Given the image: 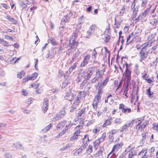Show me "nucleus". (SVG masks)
Instances as JSON below:
<instances>
[{"label":"nucleus","instance_id":"1","mask_svg":"<svg viewBox=\"0 0 158 158\" xmlns=\"http://www.w3.org/2000/svg\"><path fill=\"white\" fill-rule=\"evenodd\" d=\"M84 93L83 92L81 91L78 93L77 98L73 104V107L74 109H79L82 106V104L80 101L82 98V95Z\"/></svg>","mask_w":158,"mask_h":158},{"label":"nucleus","instance_id":"2","mask_svg":"<svg viewBox=\"0 0 158 158\" xmlns=\"http://www.w3.org/2000/svg\"><path fill=\"white\" fill-rule=\"evenodd\" d=\"M95 71V68L94 67H89L88 69V71L86 73L84 71H81L79 74V76L84 77L85 80H89L90 78Z\"/></svg>","mask_w":158,"mask_h":158},{"label":"nucleus","instance_id":"3","mask_svg":"<svg viewBox=\"0 0 158 158\" xmlns=\"http://www.w3.org/2000/svg\"><path fill=\"white\" fill-rule=\"evenodd\" d=\"M64 123L65 127L64 129H63L56 136L57 138H59L63 134H64L66 131L72 126L73 124L71 123L70 121L69 120H64Z\"/></svg>","mask_w":158,"mask_h":158},{"label":"nucleus","instance_id":"4","mask_svg":"<svg viewBox=\"0 0 158 158\" xmlns=\"http://www.w3.org/2000/svg\"><path fill=\"white\" fill-rule=\"evenodd\" d=\"M77 37V34L76 33H74L70 40L69 46L70 47L73 49H75L78 44L77 42L75 41V39Z\"/></svg>","mask_w":158,"mask_h":158},{"label":"nucleus","instance_id":"5","mask_svg":"<svg viewBox=\"0 0 158 158\" xmlns=\"http://www.w3.org/2000/svg\"><path fill=\"white\" fill-rule=\"evenodd\" d=\"M83 123H80L79 126H77L75 129L76 132L74 133L73 135L70 138V139L72 140H74L78 138V136L80 135L81 131L80 129H81L83 126Z\"/></svg>","mask_w":158,"mask_h":158},{"label":"nucleus","instance_id":"6","mask_svg":"<svg viewBox=\"0 0 158 158\" xmlns=\"http://www.w3.org/2000/svg\"><path fill=\"white\" fill-rule=\"evenodd\" d=\"M143 120V118L141 120H139L138 121L139 122L138 123L136 126V129L137 130L139 131H144V129L146 125L148 123V121H146L143 123L142 124H141V123L142 122L141 120Z\"/></svg>","mask_w":158,"mask_h":158},{"label":"nucleus","instance_id":"7","mask_svg":"<svg viewBox=\"0 0 158 158\" xmlns=\"http://www.w3.org/2000/svg\"><path fill=\"white\" fill-rule=\"evenodd\" d=\"M98 29V28L95 25H92L90 27L89 29L87 31L85 36V37L86 38H90L92 34L96 31Z\"/></svg>","mask_w":158,"mask_h":158},{"label":"nucleus","instance_id":"8","mask_svg":"<svg viewBox=\"0 0 158 158\" xmlns=\"http://www.w3.org/2000/svg\"><path fill=\"white\" fill-rule=\"evenodd\" d=\"M126 66L125 72L124 73L123 75H124L125 77L126 78L127 81L129 82L131 80V72L130 69L128 68V65L127 63L126 64Z\"/></svg>","mask_w":158,"mask_h":158},{"label":"nucleus","instance_id":"9","mask_svg":"<svg viewBox=\"0 0 158 158\" xmlns=\"http://www.w3.org/2000/svg\"><path fill=\"white\" fill-rule=\"evenodd\" d=\"M102 94H99L98 93L94 98V100L93 102L92 105L94 108L95 110L97 109L98 103L101 100V96L100 95Z\"/></svg>","mask_w":158,"mask_h":158},{"label":"nucleus","instance_id":"10","mask_svg":"<svg viewBox=\"0 0 158 158\" xmlns=\"http://www.w3.org/2000/svg\"><path fill=\"white\" fill-rule=\"evenodd\" d=\"M85 53L83 54L84 56L83 60L80 65V66L81 67H84L86 65L89 61L90 58V56L89 54H87L85 56Z\"/></svg>","mask_w":158,"mask_h":158},{"label":"nucleus","instance_id":"11","mask_svg":"<svg viewBox=\"0 0 158 158\" xmlns=\"http://www.w3.org/2000/svg\"><path fill=\"white\" fill-rule=\"evenodd\" d=\"M137 36L134 35L133 32L130 34L127 38V42L129 44L132 42H133L136 40Z\"/></svg>","mask_w":158,"mask_h":158},{"label":"nucleus","instance_id":"12","mask_svg":"<svg viewBox=\"0 0 158 158\" xmlns=\"http://www.w3.org/2000/svg\"><path fill=\"white\" fill-rule=\"evenodd\" d=\"M148 52L141 50L139 53V56L140 57V61L142 62L143 60H144L148 56Z\"/></svg>","mask_w":158,"mask_h":158},{"label":"nucleus","instance_id":"13","mask_svg":"<svg viewBox=\"0 0 158 158\" xmlns=\"http://www.w3.org/2000/svg\"><path fill=\"white\" fill-rule=\"evenodd\" d=\"M73 91L71 90L67 92L64 98L69 101H72L74 98V94L73 92Z\"/></svg>","mask_w":158,"mask_h":158},{"label":"nucleus","instance_id":"14","mask_svg":"<svg viewBox=\"0 0 158 158\" xmlns=\"http://www.w3.org/2000/svg\"><path fill=\"white\" fill-rule=\"evenodd\" d=\"M87 143L83 142H81L80 145V148L78 149V150L76 151L75 153L76 154H77L78 155L81 152H82L83 150L85 149L87 146Z\"/></svg>","mask_w":158,"mask_h":158},{"label":"nucleus","instance_id":"15","mask_svg":"<svg viewBox=\"0 0 158 158\" xmlns=\"http://www.w3.org/2000/svg\"><path fill=\"white\" fill-rule=\"evenodd\" d=\"M135 122V120H133L130 123H126L122 127L121 131L124 132H126L127 130V127H131Z\"/></svg>","mask_w":158,"mask_h":158},{"label":"nucleus","instance_id":"16","mask_svg":"<svg viewBox=\"0 0 158 158\" xmlns=\"http://www.w3.org/2000/svg\"><path fill=\"white\" fill-rule=\"evenodd\" d=\"M48 106V99L47 98H45L44 100V103L42 107V110L45 113L47 110Z\"/></svg>","mask_w":158,"mask_h":158},{"label":"nucleus","instance_id":"17","mask_svg":"<svg viewBox=\"0 0 158 158\" xmlns=\"http://www.w3.org/2000/svg\"><path fill=\"white\" fill-rule=\"evenodd\" d=\"M123 145L122 143H119L115 145L113 148L111 152L114 154L116 153L119 150Z\"/></svg>","mask_w":158,"mask_h":158},{"label":"nucleus","instance_id":"18","mask_svg":"<svg viewBox=\"0 0 158 158\" xmlns=\"http://www.w3.org/2000/svg\"><path fill=\"white\" fill-rule=\"evenodd\" d=\"M65 113L64 111H61L59 114H56L53 118V120H58L64 117Z\"/></svg>","mask_w":158,"mask_h":158},{"label":"nucleus","instance_id":"19","mask_svg":"<svg viewBox=\"0 0 158 158\" xmlns=\"http://www.w3.org/2000/svg\"><path fill=\"white\" fill-rule=\"evenodd\" d=\"M105 87L101 83H98L96 87V89L98 90V94H102L103 93V89Z\"/></svg>","mask_w":158,"mask_h":158},{"label":"nucleus","instance_id":"20","mask_svg":"<svg viewBox=\"0 0 158 158\" xmlns=\"http://www.w3.org/2000/svg\"><path fill=\"white\" fill-rule=\"evenodd\" d=\"M147 149H143L138 154V156H140L141 158H147L148 156L146 155L147 152Z\"/></svg>","mask_w":158,"mask_h":158},{"label":"nucleus","instance_id":"21","mask_svg":"<svg viewBox=\"0 0 158 158\" xmlns=\"http://www.w3.org/2000/svg\"><path fill=\"white\" fill-rule=\"evenodd\" d=\"M86 108L85 107L83 108L81 110H80L77 114V116L78 117H81H81L84 116L85 114V110Z\"/></svg>","mask_w":158,"mask_h":158},{"label":"nucleus","instance_id":"22","mask_svg":"<svg viewBox=\"0 0 158 158\" xmlns=\"http://www.w3.org/2000/svg\"><path fill=\"white\" fill-rule=\"evenodd\" d=\"M104 71H103V73L104 72ZM103 73L102 74H101V70L98 69L96 71V73L95 77L97 78L98 79L99 78H101L102 77V76L103 75Z\"/></svg>","mask_w":158,"mask_h":158},{"label":"nucleus","instance_id":"23","mask_svg":"<svg viewBox=\"0 0 158 158\" xmlns=\"http://www.w3.org/2000/svg\"><path fill=\"white\" fill-rule=\"evenodd\" d=\"M147 134L148 133L147 132H146L144 133H143L142 134V138L141 139L140 141V143L141 146H142L143 144V143L145 141V139H146V137Z\"/></svg>","mask_w":158,"mask_h":158},{"label":"nucleus","instance_id":"24","mask_svg":"<svg viewBox=\"0 0 158 158\" xmlns=\"http://www.w3.org/2000/svg\"><path fill=\"white\" fill-rule=\"evenodd\" d=\"M152 42H150V41L148 42H146L143 44L142 45V46H143V48L141 50H143V51H146V48L147 46H151V44H152Z\"/></svg>","mask_w":158,"mask_h":158},{"label":"nucleus","instance_id":"25","mask_svg":"<svg viewBox=\"0 0 158 158\" xmlns=\"http://www.w3.org/2000/svg\"><path fill=\"white\" fill-rule=\"evenodd\" d=\"M151 87H149L146 90V94L148 96V97L150 98H152L153 97L152 95L154 93L150 91Z\"/></svg>","mask_w":158,"mask_h":158},{"label":"nucleus","instance_id":"26","mask_svg":"<svg viewBox=\"0 0 158 158\" xmlns=\"http://www.w3.org/2000/svg\"><path fill=\"white\" fill-rule=\"evenodd\" d=\"M80 53L79 52H76L73 56L72 60L73 61H76L77 60L78 61Z\"/></svg>","mask_w":158,"mask_h":158},{"label":"nucleus","instance_id":"27","mask_svg":"<svg viewBox=\"0 0 158 158\" xmlns=\"http://www.w3.org/2000/svg\"><path fill=\"white\" fill-rule=\"evenodd\" d=\"M157 22L158 20L156 19H153L150 20L149 23L152 24L153 27H155L157 24Z\"/></svg>","mask_w":158,"mask_h":158},{"label":"nucleus","instance_id":"28","mask_svg":"<svg viewBox=\"0 0 158 158\" xmlns=\"http://www.w3.org/2000/svg\"><path fill=\"white\" fill-rule=\"evenodd\" d=\"M5 18L14 24H16L17 23V21L14 18L10 17L9 15L6 16Z\"/></svg>","mask_w":158,"mask_h":158},{"label":"nucleus","instance_id":"29","mask_svg":"<svg viewBox=\"0 0 158 158\" xmlns=\"http://www.w3.org/2000/svg\"><path fill=\"white\" fill-rule=\"evenodd\" d=\"M52 127V124L51 123H50L49 125L46 126L45 128L43 129L42 131H43V132H46L50 128H51Z\"/></svg>","mask_w":158,"mask_h":158},{"label":"nucleus","instance_id":"30","mask_svg":"<svg viewBox=\"0 0 158 158\" xmlns=\"http://www.w3.org/2000/svg\"><path fill=\"white\" fill-rule=\"evenodd\" d=\"M0 43L2 45L6 47H8L10 45L8 44V43L6 41H5L3 39L0 38Z\"/></svg>","mask_w":158,"mask_h":158},{"label":"nucleus","instance_id":"31","mask_svg":"<svg viewBox=\"0 0 158 158\" xmlns=\"http://www.w3.org/2000/svg\"><path fill=\"white\" fill-rule=\"evenodd\" d=\"M101 142L98 139L96 140L94 143V145L96 149H97L98 147L99 146L100 143Z\"/></svg>","mask_w":158,"mask_h":158},{"label":"nucleus","instance_id":"32","mask_svg":"<svg viewBox=\"0 0 158 158\" xmlns=\"http://www.w3.org/2000/svg\"><path fill=\"white\" fill-rule=\"evenodd\" d=\"M14 146L17 149H23V148L19 142H17L13 144Z\"/></svg>","mask_w":158,"mask_h":158},{"label":"nucleus","instance_id":"33","mask_svg":"<svg viewBox=\"0 0 158 158\" xmlns=\"http://www.w3.org/2000/svg\"><path fill=\"white\" fill-rule=\"evenodd\" d=\"M102 154V151L100 150L98 151L97 153L93 155V156L97 158L101 156Z\"/></svg>","mask_w":158,"mask_h":158},{"label":"nucleus","instance_id":"34","mask_svg":"<svg viewBox=\"0 0 158 158\" xmlns=\"http://www.w3.org/2000/svg\"><path fill=\"white\" fill-rule=\"evenodd\" d=\"M136 156L135 152L134 151H131L128 155L127 158H134L135 156Z\"/></svg>","mask_w":158,"mask_h":158},{"label":"nucleus","instance_id":"35","mask_svg":"<svg viewBox=\"0 0 158 158\" xmlns=\"http://www.w3.org/2000/svg\"><path fill=\"white\" fill-rule=\"evenodd\" d=\"M135 148V146L131 145H130L127 148H126L125 151V152H130L131 151L134 149Z\"/></svg>","mask_w":158,"mask_h":158},{"label":"nucleus","instance_id":"36","mask_svg":"<svg viewBox=\"0 0 158 158\" xmlns=\"http://www.w3.org/2000/svg\"><path fill=\"white\" fill-rule=\"evenodd\" d=\"M65 126L64 120L60 123L57 126V129H60Z\"/></svg>","mask_w":158,"mask_h":158},{"label":"nucleus","instance_id":"37","mask_svg":"<svg viewBox=\"0 0 158 158\" xmlns=\"http://www.w3.org/2000/svg\"><path fill=\"white\" fill-rule=\"evenodd\" d=\"M38 74L36 73H34L32 74L30 77H29L30 80H34L37 77Z\"/></svg>","mask_w":158,"mask_h":158},{"label":"nucleus","instance_id":"38","mask_svg":"<svg viewBox=\"0 0 158 158\" xmlns=\"http://www.w3.org/2000/svg\"><path fill=\"white\" fill-rule=\"evenodd\" d=\"M122 21L120 22L118 21L116 22V19H115V24L114 28V29L119 28L120 26V25Z\"/></svg>","mask_w":158,"mask_h":158},{"label":"nucleus","instance_id":"39","mask_svg":"<svg viewBox=\"0 0 158 158\" xmlns=\"http://www.w3.org/2000/svg\"><path fill=\"white\" fill-rule=\"evenodd\" d=\"M106 132H105L103 133L102 134L101 136L99 138V139H98L100 141V142H101L103 141L105 139V138L106 137Z\"/></svg>","mask_w":158,"mask_h":158},{"label":"nucleus","instance_id":"40","mask_svg":"<svg viewBox=\"0 0 158 158\" xmlns=\"http://www.w3.org/2000/svg\"><path fill=\"white\" fill-rule=\"evenodd\" d=\"M97 55V53L95 50V49H94L93 51L92 54V58L93 59H94V62H95V59L96 58V56Z\"/></svg>","mask_w":158,"mask_h":158},{"label":"nucleus","instance_id":"41","mask_svg":"<svg viewBox=\"0 0 158 158\" xmlns=\"http://www.w3.org/2000/svg\"><path fill=\"white\" fill-rule=\"evenodd\" d=\"M152 125L153 129L158 133V123H153Z\"/></svg>","mask_w":158,"mask_h":158},{"label":"nucleus","instance_id":"42","mask_svg":"<svg viewBox=\"0 0 158 158\" xmlns=\"http://www.w3.org/2000/svg\"><path fill=\"white\" fill-rule=\"evenodd\" d=\"M89 136L88 135H85L84 137L82 139V142L86 143H87L89 141Z\"/></svg>","mask_w":158,"mask_h":158},{"label":"nucleus","instance_id":"43","mask_svg":"<svg viewBox=\"0 0 158 158\" xmlns=\"http://www.w3.org/2000/svg\"><path fill=\"white\" fill-rule=\"evenodd\" d=\"M126 6H123L122 9L120 10L119 13V15L120 16H122L123 15L125 11Z\"/></svg>","mask_w":158,"mask_h":158},{"label":"nucleus","instance_id":"44","mask_svg":"<svg viewBox=\"0 0 158 158\" xmlns=\"http://www.w3.org/2000/svg\"><path fill=\"white\" fill-rule=\"evenodd\" d=\"M93 147L92 145H89L88 148L86 149V151L89 153H91L93 152Z\"/></svg>","mask_w":158,"mask_h":158},{"label":"nucleus","instance_id":"45","mask_svg":"<svg viewBox=\"0 0 158 158\" xmlns=\"http://www.w3.org/2000/svg\"><path fill=\"white\" fill-rule=\"evenodd\" d=\"M142 77L143 79L146 81L148 78V76L147 75V73L145 72H143L142 73Z\"/></svg>","mask_w":158,"mask_h":158},{"label":"nucleus","instance_id":"46","mask_svg":"<svg viewBox=\"0 0 158 158\" xmlns=\"http://www.w3.org/2000/svg\"><path fill=\"white\" fill-rule=\"evenodd\" d=\"M109 81V78L107 77L104 80L102 83H101L103 85V86H105L107 84Z\"/></svg>","mask_w":158,"mask_h":158},{"label":"nucleus","instance_id":"47","mask_svg":"<svg viewBox=\"0 0 158 158\" xmlns=\"http://www.w3.org/2000/svg\"><path fill=\"white\" fill-rule=\"evenodd\" d=\"M48 41L53 45H55L56 44L55 40L52 38H51L50 39H49Z\"/></svg>","mask_w":158,"mask_h":158},{"label":"nucleus","instance_id":"48","mask_svg":"<svg viewBox=\"0 0 158 158\" xmlns=\"http://www.w3.org/2000/svg\"><path fill=\"white\" fill-rule=\"evenodd\" d=\"M70 146V145L68 144L65 145V146L63 147L62 148H61L60 150V151H64L67 149V148H69Z\"/></svg>","mask_w":158,"mask_h":158},{"label":"nucleus","instance_id":"49","mask_svg":"<svg viewBox=\"0 0 158 158\" xmlns=\"http://www.w3.org/2000/svg\"><path fill=\"white\" fill-rule=\"evenodd\" d=\"M131 111V109L130 108H123L122 110V112L123 113L127 112L129 113Z\"/></svg>","mask_w":158,"mask_h":158},{"label":"nucleus","instance_id":"50","mask_svg":"<svg viewBox=\"0 0 158 158\" xmlns=\"http://www.w3.org/2000/svg\"><path fill=\"white\" fill-rule=\"evenodd\" d=\"M77 65L76 63L74 64L71 67H70L69 69V73L70 72H72V71L74 69L77 67Z\"/></svg>","mask_w":158,"mask_h":158},{"label":"nucleus","instance_id":"51","mask_svg":"<svg viewBox=\"0 0 158 158\" xmlns=\"http://www.w3.org/2000/svg\"><path fill=\"white\" fill-rule=\"evenodd\" d=\"M111 123V122L108 119L106 120L105 123L103 125V127H105L106 126L108 125Z\"/></svg>","mask_w":158,"mask_h":158},{"label":"nucleus","instance_id":"52","mask_svg":"<svg viewBox=\"0 0 158 158\" xmlns=\"http://www.w3.org/2000/svg\"><path fill=\"white\" fill-rule=\"evenodd\" d=\"M100 129V127H96L93 131L94 133L96 134L99 131Z\"/></svg>","mask_w":158,"mask_h":158},{"label":"nucleus","instance_id":"53","mask_svg":"<svg viewBox=\"0 0 158 158\" xmlns=\"http://www.w3.org/2000/svg\"><path fill=\"white\" fill-rule=\"evenodd\" d=\"M25 74V73L23 71H21L19 73H18L17 76L18 78H22V76Z\"/></svg>","mask_w":158,"mask_h":158},{"label":"nucleus","instance_id":"54","mask_svg":"<svg viewBox=\"0 0 158 158\" xmlns=\"http://www.w3.org/2000/svg\"><path fill=\"white\" fill-rule=\"evenodd\" d=\"M114 122L115 123L120 124L121 122L120 118H116L114 120Z\"/></svg>","mask_w":158,"mask_h":158},{"label":"nucleus","instance_id":"55","mask_svg":"<svg viewBox=\"0 0 158 158\" xmlns=\"http://www.w3.org/2000/svg\"><path fill=\"white\" fill-rule=\"evenodd\" d=\"M117 131L115 130H113L110 131L109 134V138H110V137L111 134L114 135L116 133Z\"/></svg>","mask_w":158,"mask_h":158},{"label":"nucleus","instance_id":"56","mask_svg":"<svg viewBox=\"0 0 158 158\" xmlns=\"http://www.w3.org/2000/svg\"><path fill=\"white\" fill-rule=\"evenodd\" d=\"M149 10L148 9H147L146 10L142 13V16L143 17H145L146 16L148 12L149 11Z\"/></svg>","mask_w":158,"mask_h":158},{"label":"nucleus","instance_id":"57","mask_svg":"<svg viewBox=\"0 0 158 158\" xmlns=\"http://www.w3.org/2000/svg\"><path fill=\"white\" fill-rule=\"evenodd\" d=\"M68 84V82L67 81H65L62 84V89L64 88Z\"/></svg>","mask_w":158,"mask_h":158},{"label":"nucleus","instance_id":"58","mask_svg":"<svg viewBox=\"0 0 158 158\" xmlns=\"http://www.w3.org/2000/svg\"><path fill=\"white\" fill-rule=\"evenodd\" d=\"M22 94L24 96H26L28 94L27 91L25 89H23L22 92Z\"/></svg>","mask_w":158,"mask_h":158},{"label":"nucleus","instance_id":"59","mask_svg":"<svg viewBox=\"0 0 158 158\" xmlns=\"http://www.w3.org/2000/svg\"><path fill=\"white\" fill-rule=\"evenodd\" d=\"M4 37L6 39H10L12 40H13L14 39L13 38L10 36H9L7 35H4Z\"/></svg>","mask_w":158,"mask_h":158},{"label":"nucleus","instance_id":"60","mask_svg":"<svg viewBox=\"0 0 158 158\" xmlns=\"http://www.w3.org/2000/svg\"><path fill=\"white\" fill-rule=\"evenodd\" d=\"M98 80V79L96 78L95 77L93 78L91 81V83L94 84L95 83L96 81Z\"/></svg>","mask_w":158,"mask_h":158},{"label":"nucleus","instance_id":"61","mask_svg":"<svg viewBox=\"0 0 158 158\" xmlns=\"http://www.w3.org/2000/svg\"><path fill=\"white\" fill-rule=\"evenodd\" d=\"M35 69L36 70H38V68H37V64L38 63V59H35Z\"/></svg>","mask_w":158,"mask_h":158},{"label":"nucleus","instance_id":"62","mask_svg":"<svg viewBox=\"0 0 158 158\" xmlns=\"http://www.w3.org/2000/svg\"><path fill=\"white\" fill-rule=\"evenodd\" d=\"M138 12V9L134 8L133 11V14L134 16L136 15Z\"/></svg>","mask_w":158,"mask_h":158},{"label":"nucleus","instance_id":"63","mask_svg":"<svg viewBox=\"0 0 158 158\" xmlns=\"http://www.w3.org/2000/svg\"><path fill=\"white\" fill-rule=\"evenodd\" d=\"M31 85L32 87L36 88L39 86V84H32Z\"/></svg>","mask_w":158,"mask_h":158},{"label":"nucleus","instance_id":"64","mask_svg":"<svg viewBox=\"0 0 158 158\" xmlns=\"http://www.w3.org/2000/svg\"><path fill=\"white\" fill-rule=\"evenodd\" d=\"M147 2V1L146 0H143L142 3V6L143 7H144L145 6Z\"/></svg>","mask_w":158,"mask_h":158}]
</instances>
